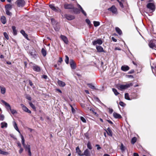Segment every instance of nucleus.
I'll return each mask as SVG.
<instances>
[{
    "mask_svg": "<svg viewBox=\"0 0 156 156\" xmlns=\"http://www.w3.org/2000/svg\"><path fill=\"white\" fill-rule=\"evenodd\" d=\"M133 84L132 83L126 84V85H121L118 86V88L121 90H122L126 89L130 87L133 86Z\"/></svg>",
    "mask_w": 156,
    "mask_h": 156,
    "instance_id": "1",
    "label": "nucleus"
},
{
    "mask_svg": "<svg viewBox=\"0 0 156 156\" xmlns=\"http://www.w3.org/2000/svg\"><path fill=\"white\" fill-rule=\"evenodd\" d=\"M12 5L9 4H7L5 6V11L7 15L11 16L12 14L10 12V10L12 9Z\"/></svg>",
    "mask_w": 156,
    "mask_h": 156,
    "instance_id": "2",
    "label": "nucleus"
},
{
    "mask_svg": "<svg viewBox=\"0 0 156 156\" xmlns=\"http://www.w3.org/2000/svg\"><path fill=\"white\" fill-rule=\"evenodd\" d=\"M108 11L111 12L113 14L117 15L118 13L117 9L114 5H112L108 9Z\"/></svg>",
    "mask_w": 156,
    "mask_h": 156,
    "instance_id": "3",
    "label": "nucleus"
},
{
    "mask_svg": "<svg viewBox=\"0 0 156 156\" xmlns=\"http://www.w3.org/2000/svg\"><path fill=\"white\" fill-rule=\"evenodd\" d=\"M16 3L18 7H23L25 5V3L24 0H18Z\"/></svg>",
    "mask_w": 156,
    "mask_h": 156,
    "instance_id": "4",
    "label": "nucleus"
},
{
    "mask_svg": "<svg viewBox=\"0 0 156 156\" xmlns=\"http://www.w3.org/2000/svg\"><path fill=\"white\" fill-rule=\"evenodd\" d=\"M147 7L152 11H154V9L155 6L154 4L152 3H148L147 6Z\"/></svg>",
    "mask_w": 156,
    "mask_h": 156,
    "instance_id": "5",
    "label": "nucleus"
},
{
    "mask_svg": "<svg viewBox=\"0 0 156 156\" xmlns=\"http://www.w3.org/2000/svg\"><path fill=\"white\" fill-rule=\"evenodd\" d=\"M70 65L72 69H75L76 68V64L73 59L70 60Z\"/></svg>",
    "mask_w": 156,
    "mask_h": 156,
    "instance_id": "6",
    "label": "nucleus"
},
{
    "mask_svg": "<svg viewBox=\"0 0 156 156\" xmlns=\"http://www.w3.org/2000/svg\"><path fill=\"white\" fill-rule=\"evenodd\" d=\"M23 110L25 112H26L29 113H31V111L29 110L24 105L21 104L20 105Z\"/></svg>",
    "mask_w": 156,
    "mask_h": 156,
    "instance_id": "7",
    "label": "nucleus"
},
{
    "mask_svg": "<svg viewBox=\"0 0 156 156\" xmlns=\"http://www.w3.org/2000/svg\"><path fill=\"white\" fill-rule=\"evenodd\" d=\"M1 102L5 105L6 109L8 110L11 109V107L9 104L7 103L3 100H2Z\"/></svg>",
    "mask_w": 156,
    "mask_h": 156,
    "instance_id": "8",
    "label": "nucleus"
},
{
    "mask_svg": "<svg viewBox=\"0 0 156 156\" xmlns=\"http://www.w3.org/2000/svg\"><path fill=\"white\" fill-rule=\"evenodd\" d=\"M60 37L65 43L67 44L68 43L69 41L68 39L66 36L64 35H61Z\"/></svg>",
    "mask_w": 156,
    "mask_h": 156,
    "instance_id": "9",
    "label": "nucleus"
},
{
    "mask_svg": "<svg viewBox=\"0 0 156 156\" xmlns=\"http://www.w3.org/2000/svg\"><path fill=\"white\" fill-rule=\"evenodd\" d=\"M102 41L100 39H98L97 40L94 41L92 42L93 44L94 45L97 44L100 45L102 44Z\"/></svg>",
    "mask_w": 156,
    "mask_h": 156,
    "instance_id": "10",
    "label": "nucleus"
},
{
    "mask_svg": "<svg viewBox=\"0 0 156 156\" xmlns=\"http://www.w3.org/2000/svg\"><path fill=\"white\" fill-rule=\"evenodd\" d=\"M73 5L71 4H66L64 5V7L65 9H69L73 8Z\"/></svg>",
    "mask_w": 156,
    "mask_h": 156,
    "instance_id": "11",
    "label": "nucleus"
},
{
    "mask_svg": "<svg viewBox=\"0 0 156 156\" xmlns=\"http://www.w3.org/2000/svg\"><path fill=\"white\" fill-rule=\"evenodd\" d=\"M65 17L68 20H71L75 18V16L70 15L66 14L65 16Z\"/></svg>",
    "mask_w": 156,
    "mask_h": 156,
    "instance_id": "12",
    "label": "nucleus"
},
{
    "mask_svg": "<svg viewBox=\"0 0 156 156\" xmlns=\"http://www.w3.org/2000/svg\"><path fill=\"white\" fill-rule=\"evenodd\" d=\"M50 7L53 11L55 12L60 11V10L58 8H55L53 5L51 4L49 5Z\"/></svg>",
    "mask_w": 156,
    "mask_h": 156,
    "instance_id": "13",
    "label": "nucleus"
},
{
    "mask_svg": "<svg viewBox=\"0 0 156 156\" xmlns=\"http://www.w3.org/2000/svg\"><path fill=\"white\" fill-rule=\"evenodd\" d=\"M33 69L35 71L39 72L41 70V68L37 65H34L32 67Z\"/></svg>",
    "mask_w": 156,
    "mask_h": 156,
    "instance_id": "14",
    "label": "nucleus"
},
{
    "mask_svg": "<svg viewBox=\"0 0 156 156\" xmlns=\"http://www.w3.org/2000/svg\"><path fill=\"white\" fill-rule=\"evenodd\" d=\"M121 69L123 71H126L129 69V68L127 66L124 65L121 67Z\"/></svg>",
    "mask_w": 156,
    "mask_h": 156,
    "instance_id": "15",
    "label": "nucleus"
},
{
    "mask_svg": "<svg viewBox=\"0 0 156 156\" xmlns=\"http://www.w3.org/2000/svg\"><path fill=\"white\" fill-rule=\"evenodd\" d=\"M83 155L86 156H90V154L88 149H86L83 152Z\"/></svg>",
    "mask_w": 156,
    "mask_h": 156,
    "instance_id": "16",
    "label": "nucleus"
},
{
    "mask_svg": "<svg viewBox=\"0 0 156 156\" xmlns=\"http://www.w3.org/2000/svg\"><path fill=\"white\" fill-rule=\"evenodd\" d=\"M105 130L106 131V132L108 134L109 136H112V132L109 127H108L107 128V130L105 129Z\"/></svg>",
    "mask_w": 156,
    "mask_h": 156,
    "instance_id": "17",
    "label": "nucleus"
},
{
    "mask_svg": "<svg viewBox=\"0 0 156 156\" xmlns=\"http://www.w3.org/2000/svg\"><path fill=\"white\" fill-rule=\"evenodd\" d=\"M76 152L79 156H83V154H81V151L78 146L77 147L76 149Z\"/></svg>",
    "mask_w": 156,
    "mask_h": 156,
    "instance_id": "18",
    "label": "nucleus"
},
{
    "mask_svg": "<svg viewBox=\"0 0 156 156\" xmlns=\"http://www.w3.org/2000/svg\"><path fill=\"white\" fill-rule=\"evenodd\" d=\"M113 115L114 117L116 119H121L122 117L120 114L115 112L113 113Z\"/></svg>",
    "mask_w": 156,
    "mask_h": 156,
    "instance_id": "19",
    "label": "nucleus"
},
{
    "mask_svg": "<svg viewBox=\"0 0 156 156\" xmlns=\"http://www.w3.org/2000/svg\"><path fill=\"white\" fill-rule=\"evenodd\" d=\"M30 55L33 58H35L36 56V52L35 50L33 49L30 52Z\"/></svg>",
    "mask_w": 156,
    "mask_h": 156,
    "instance_id": "20",
    "label": "nucleus"
},
{
    "mask_svg": "<svg viewBox=\"0 0 156 156\" xmlns=\"http://www.w3.org/2000/svg\"><path fill=\"white\" fill-rule=\"evenodd\" d=\"M96 49L98 52H103L104 50L103 48L100 46H96Z\"/></svg>",
    "mask_w": 156,
    "mask_h": 156,
    "instance_id": "21",
    "label": "nucleus"
},
{
    "mask_svg": "<svg viewBox=\"0 0 156 156\" xmlns=\"http://www.w3.org/2000/svg\"><path fill=\"white\" fill-rule=\"evenodd\" d=\"M149 47L151 48H156L155 44L153 42V41H150L149 42Z\"/></svg>",
    "mask_w": 156,
    "mask_h": 156,
    "instance_id": "22",
    "label": "nucleus"
},
{
    "mask_svg": "<svg viewBox=\"0 0 156 156\" xmlns=\"http://www.w3.org/2000/svg\"><path fill=\"white\" fill-rule=\"evenodd\" d=\"M7 124L5 122H3L1 123V127L2 128H6L7 127Z\"/></svg>",
    "mask_w": 156,
    "mask_h": 156,
    "instance_id": "23",
    "label": "nucleus"
},
{
    "mask_svg": "<svg viewBox=\"0 0 156 156\" xmlns=\"http://www.w3.org/2000/svg\"><path fill=\"white\" fill-rule=\"evenodd\" d=\"M1 20L3 24H5L6 23V19L5 17L4 16H2L1 18Z\"/></svg>",
    "mask_w": 156,
    "mask_h": 156,
    "instance_id": "24",
    "label": "nucleus"
},
{
    "mask_svg": "<svg viewBox=\"0 0 156 156\" xmlns=\"http://www.w3.org/2000/svg\"><path fill=\"white\" fill-rule=\"evenodd\" d=\"M21 33L23 34V35L25 37L26 39L28 40V37L27 35L25 33L24 30H22L20 31Z\"/></svg>",
    "mask_w": 156,
    "mask_h": 156,
    "instance_id": "25",
    "label": "nucleus"
},
{
    "mask_svg": "<svg viewBox=\"0 0 156 156\" xmlns=\"http://www.w3.org/2000/svg\"><path fill=\"white\" fill-rule=\"evenodd\" d=\"M13 126L15 129L20 133V132L19 129L16 123L14 121L13 122Z\"/></svg>",
    "mask_w": 156,
    "mask_h": 156,
    "instance_id": "26",
    "label": "nucleus"
},
{
    "mask_svg": "<svg viewBox=\"0 0 156 156\" xmlns=\"http://www.w3.org/2000/svg\"><path fill=\"white\" fill-rule=\"evenodd\" d=\"M58 84L59 86L61 87H64L66 85L65 82L61 80L58 81Z\"/></svg>",
    "mask_w": 156,
    "mask_h": 156,
    "instance_id": "27",
    "label": "nucleus"
},
{
    "mask_svg": "<svg viewBox=\"0 0 156 156\" xmlns=\"http://www.w3.org/2000/svg\"><path fill=\"white\" fill-rule=\"evenodd\" d=\"M1 92L2 94H4L6 92V89L4 87H0Z\"/></svg>",
    "mask_w": 156,
    "mask_h": 156,
    "instance_id": "28",
    "label": "nucleus"
},
{
    "mask_svg": "<svg viewBox=\"0 0 156 156\" xmlns=\"http://www.w3.org/2000/svg\"><path fill=\"white\" fill-rule=\"evenodd\" d=\"M115 30L119 34L121 35V34H122V31L119 27H116L115 28Z\"/></svg>",
    "mask_w": 156,
    "mask_h": 156,
    "instance_id": "29",
    "label": "nucleus"
},
{
    "mask_svg": "<svg viewBox=\"0 0 156 156\" xmlns=\"http://www.w3.org/2000/svg\"><path fill=\"white\" fill-rule=\"evenodd\" d=\"M73 10V11L74 13L76 14H78L80 13V11L77 8H75L73 6V8L72 9Z\"/></svg>",
    "mask_w": 156,
    "mask_h": 156,
    "instance_id": "30",
    "label": "nucleus"
},
{
    "mask_svg": "<svg viewBox=\"0 0 156 156\" xmlns=\"http://www.w3.org/2000/svg\"><path fill=\"white\" fill-rule=\"evenodd\" d=\"M41 53L44 56H46L47 54V52L46 50L44 48H42L41 49Z\"/></svg>",
    "mask_w": 156,
    "mask_h": 156,
    "instance_id": "31",
    "label": "nucleus"
},
{
    "mask_svg": "<svg viewBox=\"0 0 156 156\" xmlns=\"http://www.w3.org/2000/svg\"><path fill=\"white\" fill-rule=\"evenodd\" d=\"M21 138L22 139V141H21L23 147H24L26 145V144H25V140H24V137L23 135H21Z\"/></svg>",
    "mask_w": 156,
    "mask_h": 156,
    "instance_id": "32",
    "label": "nucleus"
},
{
    "mask_svg": "<svg viewBox=\"0 0 156 156\" xmlns=\"http://www.w3.org/2000/svg\"><path fill=\"white\" fill-rule=\"evenodd\" d=\"M137 138L136 137H133L131 140V143L132 144H133L136 142Z\"/></svg>",
    "mask_w": 156,
    "mask_h": 156,
    "instance_id": "33",
    "label": "nucleus"
},
{
    "mask_svg": "<svg viewBox=\"0 0 156 156\" xmlns=\"http://www.w3.org/2000/svg\"><path fill=\"white\" fill-rule=\"evenodd\" d=\"M120 149H121V151L122 152H123L124 151H125V150L126 149V147L124 146L123 144L122 143L121 144V146H120Z\"/></svg>",
    "mask_w": 156,
    "mask_h": 156,
    "instance_id": "34",
    "label": "nucleus"
},
{
    "mask_svg": "<svg viewBox=\"0 0 156 156\" xmlns=\"http://www.w3.org/2000/svg\"><path fill=\"white\" fill-rule=\"evenodd\" d=\"M87 148L90 150H91L92 148L91 144L90 142H88L87 144Z\"/></svg>",
    "mask_w": 156,
    "mask_h": 156,
    "instance_id": "35",
    "label": "nucleus"
},
{
    "mask_svg": "<svg viewBox=\"0 0 156 156\" xmlns=\"http://www.w3.org/2000/svg\"><path fill=\"white\" fill-rule=\"evenodd\" d=\"M12 28L13 30V33L14 35H16L17 34V31L16 29V27L15 26H12Z\"/></svg>",
    "mask_w": 156,
    "mask_h": 156,
    "instance_id": "36",
    "label": "nucleus"
},
{
    "mask_svg": "<svg viewBox=\"0 0 156 156\" xmlns=\"http://www.w3.org/2000/svg\"><path fill=\"white\" fill-rule=\"evenodd\" d=\"M0 154L3 155H7L8 154V153L4 151H3L0 149Z\"/></svg>",
    "mask_w": 156,
    "mask_h": 156,
    "instance_id": "37",
    "label": "nucleus"
},
{
    "mask_svg": "<svg viewBox=\"0 0 156 156\" xmlns=\"http://www.w3.org/2000/svg\"><path fill=\"white\" fill-rule=\"evenodd\" d=\"M93 23H94V26L95 27H97V26H98L100 24V23L98 21H94Z\"/></svg>",
    "mask_w": 156,
    "mask_h": 156,
    "instance_id": "38",
    "label": "nucleus"
},
{
    "mask_svg": "<svg viewBox=\"0 0 156 156\" xmlns=\"http://www.w3.org/2000/svg\"><path fill=\"white\" fill-rule=\"evenodd\" d=\"M112 91L115 95H117L119 94V93L117 91L116 89L115 88L112 89Z\"/></svg>",
    "mask_w": 156,
    "mask_h": 156,
    "instance_id": "39",
    "label": "nucleus"
},
{
    "mask_svg": "<svg viewBox=\"0 0 156 156\" xmlns=\"http://www.w3.org/2000/svg\"><path fill=\"white\" fill-rule=\"evenodd\" d=\"M87 85L89 87L92 89H95L94 86L91 84H88Z\"/></svg>",
    "mask_w": 156,
    "mask_h": 156,
    "instance_id": "40",
    "label": "nucleus"
},
{
    "mask_svg": "<svg viewBox=\"0 0 156 156\" xmlns=\"http://www.w3.org/2000/svg\"><path fill=\"white\" fill-rule=\"evenodd\" d=\"M125 98L126 99L128 100H130L129 95L128 93H126L125 94Z\"/></svg>",
    "mask_w": 156,
    "mask_h": 156,
    "instance_id": "41",
    "label": "nucleus"
},
{
    "mask_svg": "<svg viewBox=\"0 0 156 156\" xmlns=\"http://www.w3.org/2000/svg\"><path fill=\"white\" fill-rule=\"evenodd\" d=\"M24 147L25 148L26 150H28L30 149V146L29 145H26Z\"/></svg>",
    "mask_w": 156,
    "mask_h": 156,
    "instance_id": "42",
    "label": "nucleus"
},
{
    "mask_svg": "<svg viewBox=\"0 0 156 156\" xmlns=\"http://www.w3.org/2000/svg\"><path fill=\"white\" fill-rule=\"evenodd\" d=\"M65 57V61L66 64H68L69 63V58L67 55H66Z\"/></svg>",
    "mask_w": 156,
    "mask_h": 156,
    "instance_id": "43",
    "label": "nucleus"
},
{
    "mask_svg": "<svg viewBox=\"0 0 156 156\" xmlns=\"http://www.w3.org/2000/svg\"><path fill=\"white\" fill-rule=\"evenodd\" d=\"M30 106L34 109H36V107L31 102H30Z\"/></svg>",
    "mask_w": 156,
    "mask_h": 156,
    "instance_id": "44",
    "label": "nucleus"
},
{
    "mask_svg": "<svg viewBox=\"0 0 156 156\" xmlns=\"http://www.w3.org/2000/svg\"><path fill=\"white\" fill-rule=\"evenodd\" d=\"M3 34H4V35L5 37L7 39L9 40V37L7 33L6 32H4Z\"/></svg>",
    "mask_w": 156,
    "mask_h": 156,
    "instance_id": "45",
    "label": "nucleus"
},
{
    "mask_svg": "<svg viewBox=\"0 0 156 156\" xmlns=\"http://www.w3.org/2000/svg\"><path fill=\"white\" fill-rule=\"evenodd\" d=\"M80 119L84 123H86V119L83 117L81 116L80 117Z\"/></svg>",
    "mask_w": 156,
    "mask_h": 156,
    "instance_id": "46",
    "label": "nucleus"
},
{
    "mask_svg": "<svg viewBox=\"0 0 156 156\" xmlns=\"http://www.w3.org/2000/svg\"><path fill=\"white\" fill-rule=\"evenodd\" d=\"M10 111L13 114H14L17 113L16 111L14 109H12L11 108V109H10Z\"/></svg>",
    "mask_w": 156,
    "mask_h": 156,
    "instance_id": "47",
    "label": "nucleus"
},
{
    "mask_svg": "<svg viewBox=\"0 0 156 156\" xmlns=\"http://www.w3.org/2000/svg\"><path fill=\"white\" fill-rule=\"evenodd\" d=\"M124 0H121V2H119V5L120 6V7L122 8H123L124 6L123 5V4L122 2Z\"/></svg>",
    "mask_w": 156,
    "mask_h": 156,
    "instance_id": "48",
    "label": "nucleus"
},
{
    "mask_svg": "<svg viewBox=\"0 0 156 156\" xmlns=\"http://www.w3.org/2000/svg\"><path fill=\"white\" fill-rule=\"evenodd\" d=\"M80 10L81 11V12L83 14H84V15L85 16H87L86 13L84 11L83 9H81Z\"/></svg>",
    "mask_w": 156,
    "mask_h": 156,
    "instance_id": "49",
    "label": "nucleus"
},
{
    "mask_svg": "<svg viewBox=\"0 0 156 156\" xmlns=\"http://www.w3.org/2000/svg\"><path fill=\"white\" fill-rule=\"evenodd\" d=\"M51 21L53 24H54L56 22L55 20L53 18H51Z\"/></svg>",
    "mask_w": 156,
    "mask_h": 156,
    "instance_id": "50",
    "label": "nucleus"
},
{
    "mask_svg": "<svg viewBox=\"0 0 156 156\" xmlns=\"http://www.w3.org/2000/svg\"><path fill=\"white\" fill-rule=\"evenodd\" d=\"M119 104L122 106H124L125 105V104L122 101L120 102Z\"/></svg>",
    "mask_w": 156,
    "mask_h": 156,
    "instance_id": "51",
    "label": "nucleus"
},
{
    "mask_svg": "<svg viewBox=\"0 0 156 156\" xmlns=\"http://www.w3.org/2000/svg\"><path fill=\"white\" fill-rule=\"evenodd\" d=\"M20 148V150H19V153L20 154H21L22 153L23 151V149L22 147H21Z\"/></svg>",
    "mask_w": 156,
    "mask_h": 156,
    "instance_id": "52",
    "label": "nucleus"
},
{
    "mask_svg": "<svg viewBox=\"0 0 156 156\" xmlns=\"http://www.w3.org/2000/svg\"><path fill=\"white\" fill-rule=\"evenodd\" d=\"M17 146L19 148H20L22 147L20 143L19 142H18L17 143Z\"/></svg>",
    "mask_w": 156,
    "mask_h": 156,
    "instance_id": "53",
    "label": "nucleus"
},
{
    "mask_svg": "<svg viewBox=\"0 0 156 156\" xmlns=\"http://www.w3.org/2000/svg\"><path fill=\"white\" fill-rule=\"evenodd\" d=\"M0 118L1 119V120L2 121L4 119V116L3 115H0Z\"/></svg>",
    "mask_w": 156,
    "mask_h": 156,
    "instance_id": "54",
    "label": "nucleus"
},
{
    "mask_svg": "<svg viewBox=\"0 0 156 156\" xmlns=\"http://www.w3.org/2000/svg\"><path fill=\"white\" fill-rule=\"evenodd\" d=\"M95 147H97V149L98 150H99L101 148V147L100 146V145L98 144L96 145Z\"/></svg>",
    "mask_w": 156,
    "mask_h": 156,
    "instance_id": "55",
    "label": "nucleus"
},
{
    "mask_svg": "<svg viewBox=\"0 0 156 156\" xmlns=\"http://www.w3.org/2000/svg\"><path fill=\"white\" fill-rule=\"evenodd\" d=\"M86 22L88 25L90 24V22L88 19H86Z\"/></svg>",
    "mask_w": 156,
    "mask_h": 156,
    "instance_id": "56",
    "label": "nucleus"
},
{
    "mask_svg": "<svg viewBox=\"0 0 156 156\" xmlns=\"http://www.w3.org/2000/svg\"><path fill=\"white\" fill-rule=\"evenodd\" d=\"M70 106L71 108V110H72V112L74 113L75 111V109L73 108V107L72 106V105H70Z\"/></svg>",
    "mask_w": 156,
    "mask_h": 156,
    "instance_id": "57",
    "label": "nucleus"
},
{
    "mask_svg": "<svg viewBox=\"0 0 156 156\" xmlns=\"http://www.w3.org/2000/svg\"><path fill=\"white\" fill-rule=\"evenodd\" d=\"M26 98L27 99L29 100H31V97L29 95H27L26 96Z\"/></svg>",
    "mask_w": 156,
    "mask_h": 156,
    "instance_id": "58",
    "label": "nucleus"
},
{
    "mask_svg": "<svg viewBox=\"0 0 156 156\" xmlns=\"http://www.w3.org/2000/svg\"><path fill=\"white\" fill-rule=\"evenodd\" d=\"M29 82L30 85L31 86H32L33 85V83H32V82L30 80H29Z\"/></svg>",
    "mask_w": 156,
    "mask_h": 156,
    "instance_id": "59",
    "label": "nucleus"
},
{
    "mask_svg": "<svg viewBox=\"0 0 156 156\" xmlns=\"http://www.w3.org/2000/svg\"><path fill=\"white\" fill-rule=\"evenodd\" d=\"M28 151V153L29 155L30 156H31V152L30 149Z\"/></svg>",
    "mask_w": 156,
    "mask_h": 156,
    "instance_id": "60",
    "label": "nucleus"
},
{
    "mask_svg": "<svg viewBox=\"0 0 156 156\" xmlns=\"http://www.w3.org/2000/svg\"><path fill=\"white\" fill-rule=\"evenodd\" d=\"M134 72V70H130V71H129V72H128V73H129V74H131V73H133Z\"/></svg>",
    "mask_w": 156,
    "mask_h": 156,
    "instance_id": "61",
    "label": "nucleus"
},
{
    "mask_svg": "<svg viewBox=\"0 0 156 156\" xmlns=\"http://www.w3.org/2000/svg\"><path fill=\"white\" fill-rule=\"evenodd\" d=\"M109 112L110 114H111L113 112V110L112 109L110 108L109 109Z\"/></svg>",
    "mask_w": 156,
    "mask_h": 156,
    "instance_id": "62",
    "label": "nucleus"
},
{
    "mask_svg": "<svg viewBox=\"0 0 156 156\" xmlns=\"http://www.w3.org/2000/svg\"><path fill=\"white\" fill-rule=\"evenodd\" d=\"M112 41L114 42H116L117 41V40L113 37H112Z\"/></svg>",
    "mask_w": 156,
    "mask_h": 156,
    "instance_id": "63",
    "label": "nucleus"
},
{
    "mask_svg": "<svg viewBox=\"0 0 156 156\" xmlns=\"http://www.w3.org/2000/svg\"><path fill=\"white\" fill-rule=\"evenodd\" d=\"M42 78L44 79H46L47 78V76L45 75H43L42 76Z\"/></svg>",
    "mask_w": 156,
    "mask_h": 156,
    "instance_id": "64",
    "label": "nucleus"
}]
</instances>
